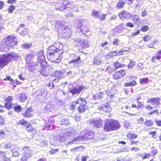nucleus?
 I'll use <instances>...</instances> for the list:
<instances>
[{
    "instance_id": "1",
    "label": "nucleus",
    "mask_w": 161,
    "mask_h": 161,
    "mask_svg": "<svg viewBox=\"0 0 161 161\" xmlns=\"http://www.w3.org/2000/svg\"><path fill=\"white\" fill-rule=\"evenodd\" d=\"M18 42L14 36L9 35L3 38L0 42V52H4L17 45Z\"/></svg>"
},
{
    "instance_id": "2",
    "label": "nucleus",
    "mask_w": 161,
    "mask_h": 161,
    "mask_svg": "<svg viewBox=\"0 0 161 161\" xmlns=\"http://www.w3.org/2000/svg\"><path fill=\"white\" fill-rule=\"evenodd\" d=\"M20 56L18 53L12 52L7 54H3L0 56V69L7 66L13 61H16Z\"/></svg>"
},
{
    "instance_id": "3",
    "label": "nucleus",
    "mask_w": 161,
    "mask_h": 161,
    "mask_svg": "<svg viewBox=\"0 0 161 161\" xmlns=\"http://www.w3.org/2000/svg\"><path fill=\"white\" fill-rule=\"evenodd\" d=\"M120 127L117 120L112 119H107L105 120L103 129L105 131L110 132L118 130Z\"/></svg>"
},
{
    "instance_id": "4",
    "label": "nucleus",
    "mask_w": 161,
    "mask_h": 161,
    "mask_svg": "<svg viewBox=\"0 0 161 161\" xmlns=\"http://www.w3.org/2000/svg\"><path fill=\"white\" fill-rule=\"evenodd\" d=\"M87 103L86 101L84 98L81 97L78 98L75 102V104H80L77 108L79 113H83L88 109V106L86 105Z\"/></svg>"
},
{
    "instance_id": "5",
    "label": "nucleus",
    "mask_w": 161,
    "mask_h": 161,
    "mask_svg": "<svg viewBox=\"0 0 161 161\" xmlns=\"http://www.w3.org/2000/svg\"><path fill=\"white\" fill-rule=\"evenodd\" d=\"M53 71V69L51 66H41L40 73L42 75L46 76L52 74Z\"/></svg>"
},
{
    "instance_id": "6",
    "label": "nucleus",
    "mask_w": 161,
    "mask_h": 161,
    "mask_svg": "<svg viewBox=\"0 0 161 161\" xmlns=\"http://www.w3.org/2000/svg\"><path fill=\"white\" fill-rule=\"evenodd\" d=\"M13 100L12 96H7L4 98L5 103L4 107L7 110H9L13 108V104L12 101Z\"/></svg>"
},
{
    "instance_id": "7",
    "label": "nucleus",
    "mask_w": 161,
    "mask_h": 161,
    "mask_svg": "<svg viewBox=\"0 0 161 161\" xmlns=\"http://www.w3.org/2000/svg\"><path fill=\"white\" fill-rule=\"evenodd\" d=\"M95 137V133L92 131L87 130L81 136L80 139L84 140H89L93 139Z\"/></svg>"
},
{
    "instance_id": "8",
    "label": "nucleus",
    "mask_w": 161,
    "mask_h": 161,
    "mask_svg": "<svg viewBox=\"0 0 161 161\" xmlns=\"http://www.w3.org/2000/svg\"><path fill=\"white\" fill-rule=\"evenodd\" d=\"M126 72L124 69L116 71L113 75V78L115 80L120 79L126 75Z\"/></svg>"
},
{
    "instance_id": "9",
    "label": "nucleus",
    "mask_w": 161,
    "mask_h": 161,
    "mask_svg": "<svg viewBox=\"0 0 161 161\" xmlns=\"http://www.w3.org/2000/svg\"><path fill=\"white\" fill-rule=\"evenodd\" d=\"M158 153V150L154 147H153L152 150L151 151V153H145L143 154V155L141 157L142 160L149 159L151 156L154 157Z\"/></svg>"
},
{
    "instance_id": "10",
    "label": "nucleus",
    "mask_w": 161,
    "mask_h": 161,
    "mask_svg": "<svg viewBox=\"0 0 161 161\" xmlns=\"http://www.w3.org/2000/svg\"><path fill=\"white\" fill-rule=\"evenodd\" d=\"M55 47L53 45L48 47L47 52V57L48 59L51 58V57L55 54H57V52Z\"/></svg>"
},
{
    "instance_id": "11",
    "label": "nucleus",
    "mask_w": 161,
    "mask_h": 161,
    "mask_svg": "<svg viewBox=\"0 0 161 161\" xmlns=\"http://www.w3.org/2000/svg\"><path fill=\"white\" fill-rule=\"evenodd\" d=\"M63 53H57V54H55L51 57V58H50L48 60L53 62L59 63L61 62L63 58Z\"/></svg>"
},
{
    "instance_id": "12",
    "label": "nucleus",
    "mask_w": 161,
    "mask_h": 161,
    "mask_svg": "<svg viewBox=\"0 0 161 161\" xmlns=\"http://www.w3.org/2000/svg\"><path fill=\"white\" fill-rule=\"evenodd\" d=\"M32 150L27 147L25 146L24 147L22 151V153L23 156L30 158L32 155Z\"/></svg>"
},
{
    "instance_id": "13",
    "label": "nucleus",
    "mask_w": 161,
    "mask_h": 161,
    "mask_svg": "<svg viewBox=\"0 0 161 161\" xmlns=\"http://www.w3.org/2000/svg\"><path fill=\"white\" fill-rule=\"evenodd\" d=\"M90 124L94 127L99 128L102 127L103 121L101 119H93L91 122Z\"/></svg>"
},
{
    "instance_id": "14",
    "label": "nucleus",
    "mask_w": 161,
    "mask_h": 161,
    "mask_svg": "<svg viewBox=\"0 0 161 161\" xmlns=\"http://www.w3.org/2000/svg\"><path fill=\"white\" fill-rule=\"evenodd\" d=\"M98 110L101 112L105 113H110L112 111V108L108 104H102L100 107H98Z\"/></svg>"
},
{
    "instance_id": "15",
    "label": "nucleus",
    "mask_w": 161,
    "mask_h": 161,
    "mask_svg": "<svg viewBox=\"0 0 161 161\" xmlns=\"http://www.w3.org/2000/svg\"><path fill=\"white\" fill-rule=\"evenodd\" d=\"M72 34V30L68 28L64 29L62 33V37L65 39L70 38Z\"/></svg>"
},
{
    "instance_id": "16",
    "label": "nucleus",
    "mask_w": 161,
    "mask_h": 161,
    "mask_svg": "<svg viewBox=\"0 0 161 161\" xmlns=\"http://www.w3.org/2000/svg\"><path fill=\"white\" fill-rule=\"evenodd\" d=\"M161 99L159 97H155L149 99L147 101L148 103H151L153 105H158L160 104Z\"/></svg>"
},
{
    "instance_id": "17",
    "label": "nucleus",
    "mask_w": 161,
    "mask_h": 161,
    "mask_svg": "<svg viewBox=\"0 0 161 161\" xmlns=\"http://www.w3.org/2000/svg\"><path fill=\"white\" fill-rule=\"evenodd\" d=\"M23 117L25 118H28L32 117L33 116V110L31 108H27L25 111L22 114Z\"/></svg>"
},
{
    "instance_id": "18",
    "label": "nucleus",
    "mask_w": 161,
    "mask_h": 161,
    "mask_svg": "<svg viewBox=\"0 0 161 161\" xmlns=\"http://www.w3.org/2000/svg\"><path fill=\"white\" fill-rule=\"evenodd\" d=\"M57 53H63L64 46L60 42H56L53 45Z\"/></svg>"
},
{
    "instance_id": "19",
    "label": "nucleus",
    "mask_w": 161,
    "mask_h": 161,
    "mask_svg": "<svg viewBox=\"0 0 161 161\" xmlns=\"http://www.w3.org/2000/svg\"><path fill=\"white\" fill-rule=\"evenodd\" d=\"M142 97L140 96H139L136 98V100L137 101V105H136L134 103H133L131 104V107L136 108V109H139L142 108L143 107V103L139 100L141 99Z\"/></svg>"
},
{
    "instance_id": "20",
    "label": "nucleus",
    "mask_w": 161,
    "mask_h": 161,
    "mask_svg": "<svg viewBox=\"0 0 161 161\" xmlns=\"http://www.w3.org/2000/svg\"><path fill=\"white\" fill-rule=\"evenodd\" d=\"M37 61L41 64L45 61V57L43 50H40L38 52Z\"/></svg>"
},
{
    "instance_id": "21",
    "label": "nucleus",
    "mask_w": 161,
    "mask_h": 161,
    "mask_svg": "<svg viewBox=\"0 0 161 161\" xmlns=\"http://www.w3.org/2000/svg\"><path fill=\"white\" fill-rule=\"evenodd\" d=\"M80 31L83 34L85 35L87 37H89L91 35V32L90 31L88 28L84 25L82 26L81 28Z\"/></svg>"
},
{
    "instance_id": "22",
    "label": "nucleus",
    "mask_w": 161,
    "mask_h": 161,
    "mask_svg": "<svg viewBox=\"0 0 161 161\" xmlns=\"http://www.w3.org/2000/svg\"><path fill=\"white\" fill-rule=\"evenodd\" d=\"M84 87L81 86H79L77 87H73L69 90L70 92L72 93L73 95H75L76 94H79L80 92L83 89Z\"/></svg>"
},
{
    "instance_id": "23",
    "label": "nucleus",
    "mask_w": 161,
    "mask_h": 161,
    "mask_svg": "<svg viewBox=\"0 0 161 161\" xmlns=\"http://www.w3.org/2000/svg\"><path fill=\"white\" fill-rule=\"evenodd\" d=\"M44 92V90L43 89L38 90L36 91L35 93V94L36 96V97H37L36 99L40 100L43 98L44 97L43 94Z\"/></svg>"
},
{
    "instance_id": "24",
    "label": "nucleus",
    "mask_w": 161,
    "mask_h": 161,
    "mask_svg": "<svg viewBox=\"0 0 161 161\" xmlns=\"http://www.w3.org/2000/svg\"><path fill=\"white\" fill-rule=\"evenodd\" d=\"M18 125H24L25 127L26 130L27 129V128L30 127L31 125L27 121L25 120L24 119H20L19 122L17 123Z\"/></svg>"
},
{
    "instance_id": "25",
    "label": "nucleus",
    "mask_w": 161,
    "mask_h": 161,
    "mask_svg": "<svg viewBox=\"0 0 161 161\" xmlns=\"http://www.w3.org/2000/svg\"><path fill=\"white\" fill-rule=\"evenodd\" d=\"M129 14V13L125 10H123L119 13L118 15L120 19H126Z\"/></svg>"
},
{
    "instance_id": "26",
    "label": "nucleus",
    "mask_w": 161,
    "mask_h": 161,
    "mask_svg": "<svg viewBox=\"0 0 161 161\" xmlns=\"http://www.w3.org/2000/svg\"><path fill=\"white\" fill-rule=\"evenodd\" d=\"M63 8L64 10L67 8H69L71 6V3L70 1L68 0H63L62 2Z\"/></svg>"
},
{
    "instance_id": "27",
    "label": "nucleus",
    "mask_w": 161,
    "mask_h": 161,
    "mask_svg": "<svg viewBox=\"0 0 161 161\" xmlns=\"http://www.w3.org/2000/svg\"><path fill=\"white\" fill-rule=\"evenodd\" d=\"M85 148V147L83 146H77L71 149V151L73 153H76L77 152H80Z\"/></svg>"
},
{
    "instance_id": "28",
    "label": "nucleus",
    "mask_w": 161,
    "mask_h": 161,
    "mask_svg": "<svg viewBox=\"0 0 161 161\" xmlns=\"http://www.w3.org/2000/svg\"><path fill=\"white\" fill-rule=\"evenodd\" d=\"M136 82L135 80H134L129 82H125L124 83V86L125 87L134 86H136Z\"/></svg>"
},
{
    "instance_id": "29",
    "label": "nucleus",
    "mask_w": 161,
    "mask_h": 161,
    "mask_svg": "<svg viewBox=\"0 0 161 161\" xmlns=\"http://www.w3.org/2000/svg\"><path fill=\"white\" fill-rule=\"evenodd\" d=\"M113 66L115 70L118 69L125 67V65L123 64H121L119 61H115L114 62Z\"/></svg>"
},
{
    "instance_id": "30",
    "label": "nucleus",
    "mask_w": 161,
    "mask_h": 161,
    "mask_svg": "<svg viewBox=\"0 0 161 161\" xmlns=\"http://www.w3.org/2000/svg\"><path fill=\"white\" fill-rule=\"evenodd\" d=\"M138 135L135 133H132L129 132L126 135V137L130 140L136 139L138 137Z\"/></svg>"
},
{
    "instance_id": "31",
    "label": "nucleus",
    "mask_w": 161,
    "mask_h": 161,
    "mask_svg": "<svg viewBox=\"0 0 161 161\" xmlns=\"http://www.w3.org/2000/svg\"><path fill=\"white\" fill-rule=\"evenodd\" d=\"M72 57L74 59L69 62V64H71L72 63L78 62L80 60V56H77L76 54H73L72 55Z\"/></svg>"
},
{
    "instance_id": "32",
    "label": "nucleus",
    "mask_w": 161,
    "mask_h": 161,
    "mask_svg": "<svg viewBox=\"0 0 161 161\" xmlns=\"http://www.w3.org/2000/svg\"><path fill=\"white\" fill-rule=\"evenodd\" d=\"M132 107L129 106H126L125 107V108L127 110V112L126 113L131 115H133L134 114V110L133 109Z\"/></svg>"
},
{
    "instance_id": "33",
    "label": "nucleus",
    "mask_w": 161,
    "mask_h": 161,
    "mask_svg": "<svg viewBox=\"0 0 161 161\" xmlns=\"http://www.w3.org/2000/svg\"><path fill=\"white\" fill-rule=\"evenodd\" d=\"M13 156L14 157H18L20 155L19 149L17 147H14L12 151Z\"/></svg>"
},
{
    "instance_id": "34",
    "label": "nucleus",
    "mask_w": 161,
    "mask_h": 161,
    "mask_svg": "<svg viewBox=\"0 0 161 161\" xmlns=\"http://www.w3.org/2000/svg\"><path fill=\"white\" fill-rule=\"evenodd\" d=\"M54 6L55 9L60 11L64 10V8H63V4L62 2L58 3H55Z\"/></svg>"
},
{
    "instance_id": "35",
    "label": "nucleus",
    "mask_w": 161,
    "mask_h": 161,
    "mask_svg": "<svg viewBox=\"0 0 161 161\" xmlns=\"http://www.w3.org/2000/svg\"><path fill=\"white\" fill-rule=\"evenodd\" d=\"M123 51H120L117 52V51H113L109 53L110 55L112 57L114 56H120L123 55L122 53L123 52Z\"/></svg>"
},
{
    "instance_id": "36",
    "label": "nucleus",
    "mask_w": 161,
    "mask_h": 161,
    "mask_svg": "<svg viewBox=\"0 0 161 161\" xmlns=\"http://www.w3.org/2000/svg\"><path fill=\"white\" fill-rule=\"evenodd\" d=\"M125 3V2L122 0H120L118 2L116 7L118 9H121L124 7Z\"/></svg>"
},
{
    "instance_id": "37",
    "label": "nucleus",
    "mask_w": 161,
    "mask_h": 161,
    "mask_svg": "<svg viewBox=\"0 0 161 161\" xmlns=\"http://www.w3.org/2000/svg\"><path fill=\"white\" fill-rule=\"evenodd\" d=\"M144 124L146 126H152L154 124V122L152 120H146L144 122Z\"/></svg>"
},
{
    "instance_id": "38",
    "label": "nucleus",
    "mask_w": 161,
    "mask_h": 161,
    "mask_svg": "<svg viewBox=\"0 0 161 161\" xmlns=\"http://www.w3.org/2000/svg\"><path fill=\"white\" fill-rule=\"evenodd\" d=\"M149 81V79L148 78L145 77L141 78L140 79L139 82L142 85L147 84Z\"/></svg>"
},
{
    "instance_id": "39",
    "label": "nucleus",
    "mask_w": 161,
    "mask_h": 161,
    "mask_svg": "<svg viewBox=\"0 0 161 161\" xmlns=\"http://www.w3.org/2000/svg\"><path fill=\"white\" fill-rule=\"evenodd\" d=\"M158 42V40L156 39H155L153 40L150 42L149 44L147 45V47L149 48H153L155 43Z\"/></svg>"
},
{
    "instance_id": "40",
    "label": "nucleus",
    "mask_w": 161,
    "mask_h": 161,
    "mask_svg": "<svg viewBox=\"0 0 161 161\" xmlns=\"http://www.w3.org/2000/svg\"><path fill=\"white\" fill-rule=\"evenodd\" d=\"M80 46L83 48L88 47L89 46L88 41L85 40H84L80 43Z\"/></svg>"
},
{
    "instance_id": "41",
    "label": "nucleus",
    "mask_w": 161,
    "mask_h": 161,
    "mask_svg": "<svg viewBox=\"0 0 161 161\" xmlns=\"http://www.w3.org/2000/svg\"><path fill=\"white\" fill-rule=\"evenodd\" d=\"M132 20L134 22H137L140 21V18L136 14L133 15L132 17Z\"/></svg>"
},
{
    "instance_id": "42",
    "label": "nucleus",
    "mask_w": 161,
    "mask_h": 161,
    "mask_svg": "<svg viewBox=\"0 0 161 161\" xmlns=\"http://www.w3.org/2000/svg\"><path fill=\"white\" fill-rule=\"evenodd\" d=\"M161 58V56L159 55H158L156 56H153L152 57L151 61L153 62L156 63L157 62L156 59L159 60Z\"/></svg>"
},
{
    "instance_id": "43",
    "label": "nucleus",
    "mask_w": 161,
    "mask_h": 161,
    "mask_svg": "<svg viewBox=\"0 0 161 161\" xmlns=\"http://www.w3.org/2000/svg\"><path fill=\"white\" fill-rule=\"evenodd\" d=\"M135 62L134 61L131 60L130 61V62L127 66L128 68H132L135 65Z\"/></svg>"
},
{
    "instance_id": "44",
    "label": "nucleus",
    "mask_w": 161,
    "mask_h": 161,
    "mask_svg": "<svg viewBox=\"0 0 161 161\" xmlns=\"http://www.w3.org/2000/svg\"><path fill=\"white\" fill-rule=\"evenodd\" d=\"M152 36L150 35H146L143 37V40L145 42L148 41L152 38Z\"/></svg>"
},
{
    "instance_id": "45",
    "label": "nucleus",
    "mask_w": 161,
    "mask_h": 161,
    "mask_svg": "<svg viewBox=\"0 0 161 161\" xmlns=\"http://www.w3.org/2000/svg\"><path fill=\"white\" fill-rule=\"evenodd\" d=\"M104 94L103 92H100L96 95L97 98L98 99H101L104 97Z\"/></svg>"
},
{
    "instance_id": "46",
    "label": "nucleus",
    "mask_w": 161,
    "mask_h": 161,
    "mask_svg": "<svg viewBox=\"0 0 161 161\" xmlns=\"http://www.w3.org/2000/svg\"><path fill=\"white\" fill-rule=\"evenodd\" d=\"M15 7L13 5H10L8 9V12L9 13H12L15 9Z\"/></svg>"
},
{
    "instance_id": "47",
    "label": "nucleus",
    "mask_w": 161,
    "mask_h": 161,
    "mask_svg": "<svg viewBox=\"0 0 161 161\" xmlns=\"http://www.w3.org/2000/svg\"><path fill=\"white\" fill-rule=\"evenodd\" d=\"M159 113V110L158 109H156L153 110V111L147 113L148 115H153L154 114H158Z\"/></svg>"
},
{
    "instance_id": "48",
    "label": "nucleus",
    "mask_w": 161,
    "mask_h": 161,
    "mask_svg": "<svg viewBox=\"0 0 161 161\" xmlns=\"http://www.w3.org/2000/svg\"><path fill=\"white\" fill-rule=\"evenodd\" d=\"M13 108L15 111L17 112H20L22 110L21 106L19 105L14 106Z\"/></svg>"
},
{
    "instance_id": "49",
    "label": "nucleus",
    "mask_w": 161,
    "mask_h": 161,
    "mask_svg": "<svg viewBox=\"0 0 161 161\" xmlns=\"http://www.w3.org/2000/svg\"><path fill=\"white\" fill-rule=\"evenodd\" d=\"M149 30V27L147 25L143 26L141 28L140 30L143 32L147 31Z\"/></svg>"
},
{
    "instance_id": "50",
    "label": "nucleus",
    "mask_w": 161,
    "mask_h": 161,
    "mask_svg": "<svg viewBox=\"0 0 161 161\" xmlns=\"http://www.w3.org/2000/svg\"><path fill=\"white\" fill-rule=\"evenodd\" d=\"M27 97L24 94H21L19 97V100L22 102H24L27 99Z\"/></svg>"
},
{
    "instance_id": "51",
    "label": "nucleus",
    "mask_w": 161,
    "mask_h": 161,
    "mask_svg": "<svg viewBox=\"0 0 161 161\" xmlns=\"http://www.w3.org/2000/svg\"><path fill=\"white\" fill-rule=\"evenodd\" d=\"M5 124V118L2 115H0V125H4Z\"/></svg>"
},
{
    "instance_id": "52",
    "label": "nucleus",
    "mask_w": 161,
    "mask_h": 161,
    "mask_svg": "<svg viewBox=\"0 0 161 161\" xmlns=\"http://www.w3.org/2000/svg\"><path fill=\"white\" fill-rule=\"evenodd\" d=\"M101 63V61L97 57L94 58L93 61V64L96 65H99Z\"/></svg>"
},
{
    "instance_id": "53",
    "label": "nucleus",
    "mask_w": 161,
    "mask_h": 161,
    "mask_svg": "<svg viewBox=\"0 0 161 161\" xmlns=\"http://www.w3.org/2000/svg\"><path fill=\"white\" fill-rule=\"evenodd\" d=\"M34 56L35 55L33 53L29 54L26 57V60L27 61H29L31 59L33 58Z\"/></svg>"
},
{
    "instance_id": "54",
    "label": "nucleus",
    "mask_w": 161,
    "mask_h": 161,
    "mask_svg": "<svg viewBox=\"0 0 161 161\" xmlns=\"http://www.w3.org/2000/svg\"><path fill=\"white\" fill-rule=\"evenodd\" d=\"M31 46V43H26L22 45L23 47L25 48H29Z\"/></svg>"
},
{
    "instance_id": "55",
    "label": "nucleus",
    "mask_w": 161,
    "mask_h": 161,
    "mask_svg": "<svg viewBox=\"0 0 161 161\" xmlns=\"http://www.w3.org/2000/svg\"><path fill=\"white\" fill-rule=\"evenodd\" d=\"M27 28H24V30H23L22 31H21L20 30L19 31V33L21 36H24L26 34V33L27 32Z\"/></svg>"
},
{
    "instance_id": "56",
    "label": "nucleus",
    "mask_w": 161,
    "mask_h": 161,
    "mask_svg": "<svg viewBox=\"0 0 161 161\" xmlns=\"http://www.w3.org/2000/svg\"><path fill=\"white\" fill-rule=\"evenodd\" d=\"M35 130V128H33L32 125H31L30 127L27 128L26 131L28 132H32Z\"/></svg>"
},
{
    "instance_id": "57",
    "label": "nucleus",
    "mask_w": 161,
    "mask_h": 161,
    "mask_svg": "<svg viewBox=\"0 0 161 161\" xmlns=\"http://www.w3.org/2000/svg\"><path fill=\"white\" fill-rule=\"evenodd\" d=\"M106 14H102L101 16L99 15L98 18L101 21H104L105 20L106 18Z\"/></svg>"
},
{
    "instance_id": "58",
    "label": "nucleus",
    "mask_w": 161,
    "mask_h": 161,
    "mask_svg": "<svg viewBox=\"0 0 161 161\" xmlns=\"http://www.w3.org/2000/svg\"><path fill=\"white\" fill-rule=\"evenodd\" d=\"M157 133V131L156 130H154L153 131H151L149 133V135H151L152 136L153 138L155 139L156 138V136H155L156 133Z\"/></svg>"
},
{
    "instance_id": "59",
    "label": "nucleus",
    "mask_w": 161,
    "mask_h": 161,
    "mask_svg": "<svg viewBox=\"0 0 161 161\" xmlns=\"http://www.w3.org/2000/svg\"><path fill=\"white\" fill-rule=\"evenodd\" d=\"M92 15L95 16L96 18H97L99 16L98 11H93L92 12Z\"/></svg>"
},
{
    "instance_id": "60",
    "label": "nucleus",
    "mask_w": 161,
    "mask_h": 161,
    "mask_svg": "<svg viewBox=\"0 0 161 161\" xmlns=\"http://www.w3.org/2000/svg\"><path fill=\"white\" fill-rule=\"evenodd\" d=\"M3 80L4 81L8 80L11 82H13L14 81V80L11 78V77L9 75L7 76L5 78H4Z\"/></svg>"
},
{
    "instance_id": "61",
    "label": "nucleus",
    "mask_w": 161,
    "mask_h": 161,
    "mask_svg": "<svg viewBox=\"0 0 161 161\" xmlns=\"http://www.w3.org/2000/svg\"><path fill=\"white\" fill-rule=\"evenodd\" d=\"M139 143V141H135L133 140H131L130 142V144L131 145H136L137 144Z\"/></svg>"
},
{
    "instance_id": "62",
    "label": "nucleus",
    "mask_w": 161,
    "mask_h": 161,
    "mask_svg": "<svg viewBox=\"0 0 161 161\" xmlns=\"http://www.w3.org/2000/svg\"><path fill=\"white\" fill-rule=\"evenodd\" d=\"M62 122H63L62 125H69V122L68 119H64Z\"/></svg>"
},
{
    "instance_id": "63",
    "label": "nucleus",
    "mask_w": 161,
    "mask_h": 161,
    "mask_svg": "<svg viewBox=\"0 0 161 161\" xmlns=\"http://www.w3.org/2000/svg\"><path fill=\"white\" fill-rule=\"evenodd\" d=\"M145 108L147 111H150L152 110L153 108L150 105H147L145 106Z\"/></svg>"
},
{
    "instance_id": "64",
    "label": "nucleus",
    "mask_w": 161,
    "mask_h": 161,
    "mask_svg": "<svg viewBox=\"0 0 161 161\" xmlns=\"http://www.w3.org/2000/svg\"><path fill=\"white\" fill-rule=\"evenodd\" d=\"M144 121V119L141 117L137 119V122L138 124H141L143 123Z\"/></svg>"
}]
</instances>
